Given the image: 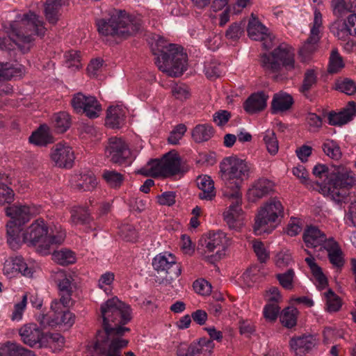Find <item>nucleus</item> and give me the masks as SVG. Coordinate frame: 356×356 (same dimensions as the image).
<instances>
[{
  "mask_svg": "<svg viewBox=\"0 0 356 356\" xmlns=\"http://www.w3.org/2000/svg\"><path fill=\"white\" fill-rule=\"evenodd\" d=\"M232 244V240L222 231L210 232L204 240L202 246L206 252H215L218 259L225 255L227 248Z\"/></svg>",
  "mask_w": 356,
  "mask_h": 356,
  "instance_id": "obj_13",
  "label": "nucleus"
},
{
  "mask_svg": "<svg viewBox=\"0 0 356 356\" xmlns=\"http://www.w3.org/2000/svg\"><path fill=\"white\" fill-rule=\"evenodd\" d=\"M159 70L172 77L183 74L188 67V54L183 46H152Z\"/></svg>",
  "mask_w": 356,
  "mask_h": 356,
  "instance_id": "obj_5",
  "label": "nucleus"
},
{
  "mask_svg": "<svg viewBox=\"0 0 356 356\" xmlns=\"http://www.w3.org/2000/svg\"><path fill=\"white\" fill-rule=\"evenodd\" d=\"M29 293H25L22 296V300L14 305L12 314L10 316L12 321H20L22 319L24 312L26 308Z\"/></svg>",
  "mask_w": 356,
  "mask_h": 356,
  "instance_id": "obj_50",
  "label": "nucleus"
},
{
  "mask_svg": "<svg viewBox=\"0 0 356 356\" xmlns=\"http://www.w3.org/2000/svg\"><path fill=\"white\" fill-rule=\"evenodd\" d=\"M345 66L342 57L335 49L332 50L330 56L327 72L330 74L339 72Z\"/></svg>",
  "mask_w": 356,
  "mask_h": 356,
  "instance_id": "obj_48",
  "label": "nucleus"
},
{
  "mask_svg": "<svg viewBox=\"0 0 356 356\" xmlns=\"http://www.w3.org/2000/svg\"><path fill=\"white\" fill-rule=\"evenodd\" d=\"M316 82V73L314 70H307L305 72L302 85L300 88L302 92L308 91Z\"/></svg>",
  "mask_w": 356,
  "mask_h": 356,
  "instance_id": "obj_63",
  "label": "nucleus"
},
{
  "mask_svg": "<svg viewBox=\"0 0 356 356\" xmlns=\"http://www.w3.org/2000/svg\"><path fill=\"white\" fill-rule=\"evenodd\" d=\"M247 31L251 40L263 42V44L269 43L283 44L284 43L280 42L279 39L253 13L249 20Z\"/></svg>",
  "mask_w": 356,
  "mask_h": 356,
  "instance_id": "obj_15",
  "label": "nucleus"
},
{
  "mask_svg": "<svg viewBox=\"0 0 356 356\" xmlns=\"http://www.w3.org/2000/svg\"><path fill=\"white\" fill-rule=\"evenodd\" d=\"M127 109L120 104L111 105L107 109L106 124L111 128H119L124 122Z\"/></svg>",
  "mask_w": 356,
  "mask_h": 356,
  "instance_id": "obj_26",
  "label": "nucleus"
},
{
  "mask_svg": "<svg viewBox=\"0 0 356 356\" xmlns=\"http://www.w3.org/2000/svg\"><path fill=\"white\" fill-rule=\"evenodd\" d=\"M50 158L56 166L66 168L72 166L75 159L72 147L63 141L59 142L52 147Z\"/></svg>",
  "mask_w": 356,
  "mask_h": 356,
  "instance_id": "obj_18",
  "label": "nucleus"
},
{
  "mask_svg": "<svg viewBox=\"0 0 356 356\" xmlns=\"http://www.w3.org/2000/svg\"><path fill=\"white\" fill-rule=\"evenodd\" d=\"M295 273L293 269H289L286 272L276 275V278L280 284L285 289L291 290L293 288V280Z\"/></svg>",
  "mask_w": 356,
  "mask_h": 356,
  "instance_id": "obj_54",
  "label": "nucleus"
},
{
  "mask_svg": "<svg viewBox=\"0 0 356 356\" xmlns=\"http://www.w3.org/2000/svg\"><path fill=\"white\" fill-rule=\"evenodd\" d=\"M325 298L327 309L329 312H337L340 309L341 301L332 291L329 290L325 293Z\"/></svg>",
  "mask_w": 356,
  "mask_h": 356,
  "instance_id": "obj_61",
  "label": "nucleus"
},
{
  "mask_svg": "<svg viewBox=\"0 0 356 356\" xmlns=\"http://www.w3.org/2000/svg\"><path fill=\"white\" fill-rule=\"evenodd\" d=\"M268 96L264 92L252 94L244 103V108L249 113H254L266 107Z\"/></svg>",
  "mask_w": 356,
  "mask_h": 356,
  "instance_id": "obj_31",
  "label": "nucleus"
},
{
  "mask_svg": "<svg viewBox=\"0 0 356 356\" xmlns=\"http://www.w3.org/2000/svg\"><path fill=\"white\" fill-rule=\"evenodd\" d=\"M330 32L339 40L346 41L353 35L351 29L348 26L346 21L336 20L330 26Z\"/></svg>",
  "mask_w": 356,
  "mask_h": 356,
  "instance_id": "obj_38",
  "label": "nucleus"
},
{
  "mask_svg": "<svg viewBox=\"0 0 356 356\" xmlns=\"http://www.w3.org/2000/svg\"><path fill=\"white\" fill-rule=\"evenodd\" d=\"M62 7L61 0H47L44 6V15L49 23L56 24L59 19Z\"/></svg>",
  "mask_w": 356,
  "mask_h": 356,
  "instance_id": "obj_35",
  "label": "nucleus"
},
{
  "mask_svg": "<svg viewBox=\"0 0 356 356\" xmlns=\"http://www.w3.org/2000/svg\"><path fill=\"white\" fill-rule=\"evenodd\" d=\"M323 149L325 154L333 159H339L341 156L339 146L337 142L326 139L323 145Z\"/></svg>",
  "mask_w": 356,
  "mask_h": 356,
  "instance_id": "obj_52",
  "label": "nucleus"
},
{
  "mask_svg": "<svg viewBox=\"0 0 356 356\" xmlns=\"http://www.w3.org/2000/svg\"><path fill=\"white\" fill-rule=\"evenodd\" d=\"M48 225L42 219L35 220L25 230L17 226L14 221L7 224V241L10 247L16 250L25 243L36 248L41 254H49V242L47 241Z\"/></svg>",
  "mask_w": 356,
  "mask_h": 356,
  "instance_id": "obj_3",
  "label": "nucleus"
},
{
  "mask_svg": "<svg viewBox=\"0 0 356 356\" xmlns=\"http://www.w3.org/2000/svg\"><path fill=\"white\" fill-rule=\"evenodd\" d=\"M303 241L307 247L316 248L325 244L328 240L325 234L315 226H308L303 233Z\"/></svg>",
  "mask_w": 356,
  "mask_h": 356,
  "instance_id": "obj_28",
  "label": "nucleus"
},
{
  "mask_svg": "<svg viewBox=\"0 0 356 356\" xmlns=\"http://www.w3.org/2000/svg\"><path fill=\"white\" fill-rule=\"evenodd\" d=\"M222 67L216 61L207 63L204 67L206 76L211 79H216L222 74Z\"/></svg>",
  "mask_w": 356,
  "mask_h": 356,
  "instance_id": "obj_60",
  "label": "nucleus"
},
{
  "mask_svg": "<svg viewBox=\"0 0 356 356\" xmlns=\"http://www.w3.org/2000/svg\"><path fill=\"white\" fill-rule=\"evenodd\" d=\"M353 1L350 0H332V7L334 14L338 17H342L348 13H352Z\"/></svg>",
  "mask_w": 356,
  "mask_h": 356,
  "instance_id": "obj_46",
  "label": "nucleus"
},
{
  "mask_svg": "<svg viewBox=\"0 0 356 356\" xmlns=\"http://www.w3.org/2000/svg\"><path fill=\"white\" fill-rule=\"evenodd\" d=\"M65 64L68 68L72 70H79L81 67L80 54L76 50H70L65 54Z\"/></svg>",
  "mask_w": 356,
  "mask_h": 356,
  "instance_id": "obj_56",
  "label": "nucleus"
},
{
  "mask_svg": "<svg viewBox=\"0 0 356 356\" xmlns=\"http://www.w3.org/2000/svg\"><path fill=\"white\" fill-rule=\"evenodd\" d=\"M120 233L121 236L127 241L134 242L138 238L136 229L131 225H122L120 227Z\"/></svg>",
  "mask_w": 356,
  "mask_h": 356,
  "instance_id": "obj_64",
  "label": "nucleus"
},
{
  "mask_svg": "<svg viewBox=\"0 0 356 356\" xmlns=\"http://www.w3.org/2000/svg\"><path fill=\"white\" fill-rule=\"evenodd\" d=\"M71 222L75 225H88L90 222V218L84 208L76 207L71 211Z\"/></svg>",
  "mask_w": 356,
  "mask_h": 356,
  "instance_id": "obj_47",
  "label": "nucleus"
},
{
  "mask_svg": "<svg viewBox=\"0 0 356 356\" xmlns=\"http://www.w3.org/2000/svg\"><path fill=\"white\" fill-rule=\"evenodd\" d=\"M33 26L35 33L38 36H44L47 29L44 27V23L39 17L33 13H29L24 15L20 25L15 24L12 26L11 31L9 34L10 40L18 44L19 42L30 43L33 40L31 35L26 34L24 32V26Z\"/></svg>",
  "mask_w": 356,
  "mask_h": 356,
  "instance_id": "obj_11",
  "label": "nucleus"
},
{
  "mask_svg": "<svg viewBox=\"0 0 356 356\" xmlns=\"http://www.w3.org/2000/svg\"><path fill=\"white\" fill-rule=\"evenodd\" d=\"M6 215L10 217V221H14L20 228L22 224L29 221L30 218L39 212V208L35 206L13 205L6 210Z\"/></svg>",
  "mask_w": 356,
  "mask_h": 356,
  "instance_id": "obj_22",
  "label": "nucleus"
},
{
  "mask_svg": "<svg viewBox=\"0 0 356 356\" xmlns=\"http://www.w3.org/2000/svg\"><path fill=\"white\" fill-rule=\"evenodd\" d=\"M275 266L279 268H284L292 263L291 254L289 250H281L274 258Z\"/></svg>",
  "mask_w": 356,
  "mask_h": 356,
  "instance_id": "obj_57",
  "label": "nucleus"
},
{
  "mask_svg": "<svg viewBox=\"0 0 356 356\" xmlns=\"http://www.w3.org/2000/svg\"><path fill=\"white\" fill-rule=\"evenodd\" d=\"M70 304L68 296L54 299L51 302L49 311L38 314L36 320L42 328L71 327L75 322V316L68 309Z\"/></svg>",
  "mask_w": 356,
  "mask_h": 356,
  "instance_id": "obj_7",
  "label": "nucleus"
},
{
  "mask_svg": "<svg viewBox=\"0 0 356 356\" xmlns=\"http://www.w3.org/2000/svg\"><path fill=\"white\" fill-rule=\"evenodd\" d=\"M52 123L58 133L66 131L71 124L70 115L66 112H59L54 115Z\"/></svg>",
  "mask_w": 356,
  "mask_h": 356,
  "instance_id": "obj_42",
  "label": "nucleus"
},
{
  "mask_svg": "<svg viewBox=\"0 0 356 356\" xmlns=\"http://www.w3.org/2000/svg\"><path fill=\"white\" fill-rule=\"evenodd\" d=\"M335 88L346 95H352L356 92V83L349 79L339 80L335 83Z\"/></svg>",
  "mask_w": 356,
  "mask_h": 356,
  "instance_id": "obj_55",
  "label": "nucleus"
},
{
  "mask_svg": "<svg viewBox=\"0 0 356 356\" xmlns=\"http://www.w3.org/2000/svg\"><path fill=\"white\" fill-rule=\"evenodd\" d=\"M330 263L337 266L341 267L343 265L342 252L337 243L332 239L328 240L325 244Z\"/></svg>",
  "mask_w": 356,
  "mask_h": 356,
  "instance_id": "obj_34",
  "label": "nucleus"
},
{
  "mask_svg": "<svg viewBox=\"0 0 356 356\" xmlns=\"http://www.w3.org/2000/svg\"><path fill=\"white\" fill-rule=\"evenodd\" d=\"M52 277L57 283L60 291V298L69 297V302H72V276L63 270H58L52 273Z\"/></svg>",
  "mask_w": 356,
  "mask_h": 356,
  "instance_id": "obj_25",
  "label": "nucleus"
},
{
  "mask_svg": "<svg viewBox=\"0 0 356 356\" xmlns=\"http://www.w3.org/2000/svg\"><path fill=\"white\" fill-rule=\"evenodd\" d=\"M97 29L103 35H111L118 39H127L141 29L140 20L125 14L113 15L107 21L97 22Z\"/></svg>",
  "mask_w": 356,
  "mask_h": 356,
  "instance_id": "obj_6",
  "label": "nucleus"
},
{
  "mask_svg": "<svg viewBox=\"0 0 356 356\" xmlns=\"http://www.w3.org/2000/svg\"><path fill=\"white\" fill-rule=\"evenodd\" d=\"M293 104V99L290 95L280 92L274 95L271 107L273 113H279L289 110Z\"/></svg>",
  "mask_w": 356,
  "mask_h": 356,
  "instance_id": "obj_32",
  "label": "nucleus"
},
{
  "mask_svg": "<svg viewBox=\"0 0 356 356\" xmlns=\"http://www.w3.org/2000/svg\"><path fill=\"white\" fill-rule=\"evenodd\" d=\"M100 314L104 330L97 334V348L102 351L105 349L104 345H108V356H121V350L128 344L122 336L129 331L122 325L131 319L130 307L113 297L102 304Z\"/></svg>",
  "mask_w": 356,
  "mask_h": 356,
  "instance_id": "obj_1",
  "label": "nucleus"
},
{
  "mask_svg": "<svg viewBox=\"0 0 356 356\" xmlns=\"http://www.w3.org/2000/svg\"><path fill=\"white\" fill-rule=\"evenodd\" d=\"M65 236V232L60 225H48L47 241L49 242L48 243L49 252H50L51 246L54 244H60L63 243Z\"/></svg>",
  "mask_w": 356,
  "mask_h": 356,
  "instance_id": "obj_40",
  "label": "nucleus"
},
{
  "mask_svg": "<svg viewBox=\"0 0 356 356\" xmlns=\"http://www.w3.org/2000/svg\"><path fill=\"white\" fill-rule=\"evenodd\" d=\"M152 266L157 272H165L168 274L171 280L178 277L181 274V267L177 263L175 256L169 252L157 254L153 259Z\"/></svg>",
  "mask_w": 356,
  "mask_h": 356,
  "instance_id": "obj_17",
  "label": "nucleus"
},
{
  "mask_svg": "<svg viewBox=\"0 0 356 356\" xmlns=\"http://www.w3.org/2000/svg\"><path fill=\"white\" fill-rule=\"evenodd\" d=\"M213 135V127L209 124H198L192 131V138L196 143L207 141Z\"/></svg>",
  "mask_w": 356,
  "mask_h": 356,
  "instance_id": "obj_41",
  "label": "nucleus"
},
{
  "mask_svg": "<svg viewBox=\"0 0 356 356\" xmlns=\"http://www.w3.org/2000/svg\"><path fill=\"white\" fill-rule=\"evenodd\" d=\"M214 348V343L211 340L202 338L198 341L191 344L180 343L176 351L177 356H200L201 354L210 353Z\"/></svg>",
  "mask_w": 356,
  "mask_h": 356,
  "instance_id": "obj_19",
  "label": "nucleus"
},
{
  "mask_svg": "<svg viewBox=\"0 0 356 356\" xmlns=\"http://www.w3.org/2000/svg\"><path fill=\"white\" fill-rule=\"evenodd\" d=\"M303 222L301 219L291 217L284 229V233L293 237L298 235L302 229Z\"/></svg>",
  "mask_w": 356,
  "mask_h": 356,
  "instance_id": "obj_53",
  "label": "nucleus"
},
{
  "mask_svg": "<svg viewBox=\"0 0 356 356\" xmlns=\"http://www.w3.org/2000/svg\"><path fill=\"white\" fill-rule=\"evenodd\" d=\"M71 184L80 191H92L97 185V179L92 172H81L71 178Z\"/></svg>",
  "mask_w": 356,
  "mask_h": 356,
  "instance_id": "obj_27",
  "label": "nucleus"
},
{
  "mask_svg": "<svg viewBox=\"0 0 356 356\" xmlns=\"http://www.w3.org/2000/svg\"><path fill=\"white\" fill-rule=\"evenodd\" d=\"M115 279V275L112 272H106L102 274L98 280V286L107 294L111 292L112 284Z\"/></svg>",
  "mask_w": 356,
  "mask_h": 356,
  "instance_id": "obj_58",
  "label": "nucleus"
},
{
  "mask_svg": "<svg viewBox=\"0 0 356 356\" xmlns=\"http://www.w3.org/2000/svg\"><path fill=\"white\" fill-rule=\"evenodd\" d=\"M24 73V69L21 65L10 63H0V81L20 77Z\"/></svg>",
  "mask_w": 356,
  "mask_h": 356,
  "instance_id": "obj_33",
  "label": "nucleus"
},
{
  "mask_svg": "<svg viewBox=\"0 0 356 356\" xmlns=\"http://www.w3.org/2000/svg\"><path fill=\"white\" fill-rule=\"evenodd\" d=\"M298 310L291 307L284 309L280 316L282 325L287 327H292L297 322Z\"/></svg>",
  "mask_w": 356,
  "mask_h": 356,
  "instance_id": "obj_49",
  "label": "nucleus"
},
{
  "mask_svg": "<svg viewBox=\"0 0 356 356\" xmlns=\"http://www.w3.org/2000/svg\"><path fill=\"white\" fill-rule=\"evenodd\" d=\"M27 350L15 343H0V356H24Z\"/></svg>",
  "mask_w": 356,
  "mask_h": 356,
  "instance_id": "obj_44",
  "label": "nucleus"
},
{
  "mask_svg": "<svg viewBox=\"0 0 356 356\" xmlns=\"http://www.w3.org/2000/svg\"><path fill=\"white\" fill-rule=\"evenodd\" d=\"M102 177L109 186L114 188L120 187L124 180V175L113 170H104Z\"/></svg>",
  "mask_w": 356,
  "mask_h": 356,
  "instance_id": "obj_45",
  "label": "nucleus"
},
{
  "mask_svg": "<svg viewBox=\"0 0 356 356\" xmlns=\"http://www.w3.org/2000/svg\"><path fill=\"white\" fill-rule=\"evenodd\" d=\"M305 261L310 268L317 286L321 289L325 288L327 284V279L323 273L321 268L315 262L314 258L309 256L305 258Z\"/></svg>",
  "mask_w": 356,
  "mask_h": 356,
  "instance_id": "obj_37",
  "label": "nucleus"
},
{
  "mask_svg": "<svg viewBox=\"0 0 356 356\" xmlns=\"http://www.w3.org/2000/svg\"><path fill=\"white\" fill-rule=\"evenodd\" d=\"M261 62L266 70L273 72H280L282 69L287 72L298 70L294 52L285 46H278L270 51L268 50L263 53Z\"/></svg>",
  "mask_w": 356,
  "mask_h": 356,
  "instance_id": "obj_9",
  "label": "nucleus"
},
{
  "mask_svg": "<svg viewBox=\"0 0 356 356\" xmlns=\"http://www.w3.org/2000/svg\"><path fill=\"white\" fill-rule=\"evenodd\" d=\"M38 264L33 261H25L22 257H10L6 260L3 266V274L12 278L22 275L24 277H32L38 270Z\"/></svg>",
  "mask_w": 356,
  "mask_h": 356,
  "instance_id": "obj_12",
  "label": "nucleus"
},
{
  "mask_svg": "<svg viewBox=\"0 0 356 356\" xmlns=\"http://www.w3.org/2000/svg\"><path fill=\"white\" fill-rule=\"evenodd\" d=\"M180 170V157L176 152L172 151L161 159L150 161L138 172L145 176L167 177L177 175Z\"/></svg>",
  "mask_w": 356,
  "mask_h": 356,
  "instance_id": "obj_10",
  "label": "nucleus"
},
{
  "mask_svg": "<svg viewBox=\"0 0 356 356\" xmlns=\"http://www.w3.org/2000/svg\"><path fill=\"white\" fill-rule=\"evenodd\" d=\"M104 154L113 163L122 164L129 158L131 152L123 138L113 136L108 138Z\"/></svg>",
  "mask_w": 356,
  "mask_h": 356,
  "instance_id": "obj_16",
  "label": "nucleus"
},
{
  "mask_svg": "<svg viewBox=\"0 0 356 356\" xmlns=\"http://www.w3.org/2000/svg\"><path fill=\"white\" fill-rule=\"evenodd\" d=\"M312 174L317 179L319 192L338 204L349 200L350 191L356 184V176L348 167L339 165L332 170L323 164H316Z\"/></svg>",
  "mask_w": 356,
  "mask_h": 356,
  "instance_id": "obj_2",
  "label": "nucleus"
},
{
  "mask_svg": "<svg viewBox=\"0 0 356 356\" xmlns=\"http://www.w3.org/2000/svg\"><path fill=\"white\" fill-rule=\"evenodd\" d=\"M196 184L198 188L201 191L199 193V197L201 200H211L215 197L214 182L211 177L206 175H200L196 179Z\"/></svg>",
  "mask_w": 356,
  "mask_h": 356,
  "instance_id": "obj_29",
  "label": "nucleus"
},
{
  "mask_svg": "<svg viewBox=\"0 0 356 356\" xmlns=\"http://www.w3.org/2000/svg\"><path fill=\"white\" fill-rule=\"evenodd\" d=\"M29 141L32 144L38 146H44L48 143H52V136L50 134V129L47 125H42L40 128L29 138Z\"/></svg>",
  "mask_w": 356,
  "mask_h": 356,
  "instance_id": "obj_36",
  "label": "nucleus"
},
{
  "mask_svg": "<svg viewBox=\"0 0 356 356\" xmlns=\"http://www.w3.org/2000/svg\"><path fill=\"white\" fill-rule=\"evenodd\" d=\"M228 198L233 202L224 211V220L230 229H238L243 225L244 220V213L241 207L242 197L239 200L234 197Z\"/></svg>",
  "mask_w": 356,
  "mask_h": 356,
  "instance_id": "obj_20",
  "label": "nucleus"
},
{
  "mask_svg": "<svg viewBox=\"0 0 356 356\" xmlns=\"http://www.w3.org/2000/svg\"><path fill=\"white\" fill-rule=\"evenodd\" d=\"M264 297L268 303L279 305L282 301V296L276 286H270L264 292Z\"/></svg>",
  "mask_w": 356,
  "mask_h": 356,
  "instance_id": "obj_59",
  "label": "nucleus"
},
{
  "mask_svg": "<svg viewBox=\"0 0 356 356\" xmlns=\"http://www.w3.org/2000/svg\"><path fill=\"white\" fill-rule=\"evenodd\" d=\"M356 115V103L350 102L340 112L332 111L327 115L328 123L332 126H342Z\"/></svg>",
  "mask_w": 356,
  "mask_h": 356,
  "instance_id": "obj_23",
  "label": "nucleus"
},
{
  "mask_svg": "<svg viewBox=\"0 0 356 356\" xmlns=\"http://www.w3.org/2000/svg\"><path fill=\"white\" fill-rule=\"evenodd\" d=\"M52 259L57 264L63 266L74 264L76 261L75 254L67 249H61L54 252Z\"/></svg>",
  "mask_w": 356,
  "mask_h": 356,
  "instance_id": "obj_43",
  "label": "nucleus"
},
{
  "mask_svg": "<svg viewBox=\"0 0 356 356\" xmlns=\"http://www.w3.org/2000/svg\"><path fill=\"white\" fill-rule=\"evenodd\" d=\"M322 26V15L318 10L314 12L313 26L310 31V35L306 40V44H316L321 38V28Z\"/></svg>",
  "mask_w": 356,
  "mask_h": 356,
  "instance_id": "obj_39",
  "label": "nucleus"
},
{
  "mask_svg": "<svg viewBox=\"0 0 356 356\" xmlns=\"http://www.w3.org/2000/svg\"><path fill=\"white\" fill-rule=\"evenodd\" d=\"M273 189V184L267 179L261 178L254 181L247 193L250 202H256L267 195Z\"/></svg>",
  "mask_w": 356,
  "mask_h": 356,
  "instance_id": "obj_24",
  "label": "nucleus"
},
{
  "mask_svg": "<svg viewBox=\"0 0 356 356\" xmlns=\"http://www.w3.org/2000/svg\"><path fill=\"white\" fill-rule=\"evenodd\" d=\"M19 334L22 341L31 347H42V343L46 341L43 337V332L35 323H27L19 330Z\"/></svg>",
  "mask_w": 356,
  "mask_h": 356,
  "instance_id": "obj_21",
  "label": "nucleus"
},
{
  "mask_svg": "<svg viewBox=\"0 0 356 356\" xmlns=\"http://www.w3.org/2000/svg\"><path fill=\"white\" fill-rule=\"evenodd\" d=\"M316 345V340L312 336H304L292 339L290 341L291 350L296 356H303Z\"/></svg>",
  "mask_w": 356,
  "mask_h": 356,
  "instance_id": "obj_30",
  "label": "nucleus"
},
{
  "mask_svg": "<svg viewBox=\"0 0 356 356\" xmlns=\"http://www.w3.org/2000/svg\"><path fill=\"white\" fill-rule=\"evenodd\" d=\"M252 248L261 262H266L269 259V251L267 250L262 242L259 241H253Z\"/></svg>",
  "mask_w": 356,
  "mask_h": 356,
  "instance_id": "obj_62",
  "label": "nucleus"
},
{
  "mask_svg": "<svg viewBox=\"0 0 356 356\" xmlns=\"http://www.w3.org/2000/svg\"><path fill=\"white\" fill-rule=\"evenodd\" d=\"M71 104L77 113H83L91 119L99 117L102 112V106L95 97L81 92L74 95Z\"/></svg>",
  "mask_w": 356,
  "mask_h": 356,
  "instance_id": "obj_14",
  "label": "nucleus"
},
{
  "mask_svg": "<svg viewBox=\"0 0 356 356\" xmlns=\"http://www.w3.org/2000/svg\"><path fill=\"white\" fill-rule=\"evenodd\" d=\"M264 141L268 152L272 155H275L279 149V144L275 132L267 130L264 134Z\"/></svg>",
  "mask_w": 356,
  "mask_h": 356,
  "instance_id": "obj_51",
  "label": "nucleus"
},
{
  "mask_svg": "<svg viewBox=\"0 0 356 356\" xmlns=\"http://www.w3.org/2000/svg\"><path fill=\"white\" fill-rule=\"evenodd\" d=\"M252 173V166L245 159L236 156L225 158L220 164V177L226 190L224 195L239 200L242 197L241 188L243 183Z\"/></svg>",
  "mask_w": 356,
  "mask_h": 356,
  "instance_id": "obj_4",
  "label": "nucleus"
},
{
  "mask_svg": "<svg viewBox=\"0 0 356 356\" xmlns=\"http://www.w3.org/2000/svg\"><path fill=\"white\" fill-rule=\"evenodd\" d=\"M284 216V207L277 199L266 202L258 210L255 217L254 232L257 235L272 232L280 223Z\"/></svg>",
  "mask_w": 356,
  "mask_h": 356,
  "instance_id": "obj_8",
  "label": "nucleus"
}]
</instances>
